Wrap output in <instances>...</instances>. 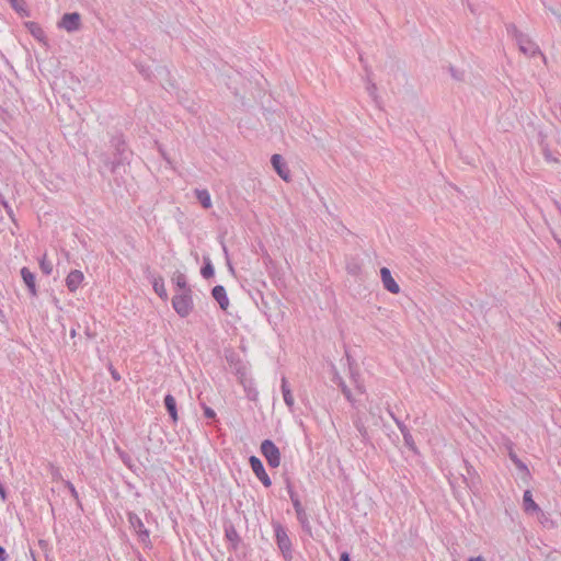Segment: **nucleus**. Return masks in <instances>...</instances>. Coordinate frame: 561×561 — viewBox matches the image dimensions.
Wrapping results in <instances>:
<instances>
[{
  "instance_id": "obj_13",
  "label": "nucleus",
  "mask_w": 561,
  "mask_h": 561,
  "mask_svg": "<svg viewBox=\"0 0 561 561\" xmlns=\"http://www.w3.org/2000/svg\"><path fill=\"white\" fill-rule=\"evenodd\" d=\"M380 276L382 280L383 287L391 294H398L400 291V287L397 282L393 279L391 272L387 267H381Z\"/></svg>"
},
{
  "instance_id": "obj_37",
  "label": "nucleus",
  "mask_w": 561,
  "mask_h": 561,
  "mask_svg": "<svg viewBox=\"0 0 561 561\" xmlns=\"http://www.w3.org/2000/svg\"><path fill=\"white\" fill-rule=\"evenodd\" d=\"M108 370H110L111 376H112V378L114 380H116V381L121 380V375L118 374V371L112 365H110Z\"/></svg>"
},
{
  "instance_id": "obj_35",
  "label": "nucleus",
  "mask_w": 561,
  "mask_h": 561,
  "mask_svg": "<svg viewBox=\"0 0 561 561\" xmlns=\"http://www.w3.org/2000/svg\"><path fill=\"white\" fill-rule=\"evenodd\" d=\"M65 484H66L67 489L69 490V492H70L71 496H72L76 501H78V502H79V495H78V492H77V490H76L75 485H73L70 481H66V483H65Z\"/></svg>"
},
{
  "instance_id": "obj_18",
  "label": "nucleus",
  "mask_w": 561,
  "mask_h": 561,
  "mask_svg": "<svg viewBox=\"0 0 561 561\" xmlns=\"http://www.w3.org/2000/svg\"><path fill=\"white\" fill-rule=\"evenodd\" d=\"M26 28L28 30V32L32 34V36L35 39L46 44V41H47L46 33L38 23L27 22Z\"/></svg>"
},
{
  "instance_id": "obj_2",
  "label": "nucleus",
  "mask_w": 561,
  "mask_h": 561,
  "mask_svg": "<svg viewBox=\"0 0 561 561\" xmlns=\"http://www.w3.org/2000/svg\"><path fill=\"white\" fill-rule=\"evenodd\" d=\"M272 527L274 530L275 542L277 545L278 550L280 551L285 561L293 560V543L287 534V529L276 520L272 522Z\"/></svg>"
},
{
  "instance_id": "obj_42",
  "label": "nucleus",
  "mask_w": 561,
  "mask_h": 561,
  "mask_svg": "<svg viewBox=\"0 0 561 561\" xmlns=\"http://www.w3.org/2000/svg\"><path fill=\"white\" fill-rule=\"evenodd\" d=\"M347 270H348V272H350L351 274H356V273H357V271L359 270V267H358L356 264H354V265H348V266H347Z\"/></svg>"
},
{
  "instance_id": "obj_39",
  "label": "nucleus",
  "mask_w": 561,
  "mask_h": 561,
  "mask_svg": "<svg viewBox=\"0 0 561 561\" xmlns=\"http://www.w3.org/2000/svg\"><path fill=\"white\" fill-rule=\"evenodd\" d=\"M222 251H224V253H225V255H226L227 261H229L228 249H227V247H226V244H225V243H222ZM228 265H229L230 271H232V272H233V267H232V265L230 264V262H228Z\"/></svg>"
},
{
  "instance_id": "obj_25",
  "label": "nucleus",
  "mask_w": 561,
  "mask_h": 561,
  "mask_svg": "<svg viewBox=\"0 0 561 561\" xmlns=\"http://www.w3.org/2000/svg\"><path fill=\"white\" fill-rule=\"evenodd\" d=\"M195 195L199 204L205 208L208 209L211 207V198L210 194L207 190H196Z\"/></svg>"
},
{
  "instance_id": "obj_31",
  "label": "nucleus",
  "mask_w": 561,
  "mask_h": 561,
  "mask_svg": "<svg viewBox=\"0 0 561 561\" xmlns=\"http://www.w3.org/2000/svg\"><path fill=\"white\" fill-rule=\"evenodd\" d=\"M117 453L119 455V458L121 460L123 461V463L128 467L129 469H133L134 465H133V460H131V457L125 453V451H122L117 448Z\"/></svg>"
},
{
  "instance_id": "obj_30",
  "label": "nucleus",
  "mask_w": 561,
  "mask_h": 561,
  "mask_svg": "<svg viewBox=\"0 0 561 561\" xmlns=\"http://www.w3.org/2000/svg\"><path fill=\"white\" fill-rule=\"evenodd\" d=\"M448 70H449V73H450V76L453 77L454 80H456V81H463L465 80V71L463 70H459V69H457L454 66H450L448 68Z\"/></svg>"
},
{
  "instance_id": "obj_38",
  "label": "nucleus",
  "mask_w": 561,
  "mask_h": 561,
  "mask_svg": "<svg viewBox=\"0 0 561 561\" xmlns=\"http://www.w3.org/2000/svg\"><path fill=\"white\" fill-rule=\"evenodd\" d=\"M8 559H9V556L5 551V549L2 546H0V561H8Z\"/></svg>"
},
{
  "instance_id": "obj_19",
  "label": "nucleus",
  "mask_w": 561,
  "mask_h": 561,
  "mask_svg": "<svg viewBox=\"0 0 561 561\" xmlns=\"http://www.w3.org/2000/svg\"><path fill=\"white\" fill-rule=\"evenodd\" d=\"M172 282L180 290V293H192V289L187 284L186 276L183 273L175 272L172 277Z\"/></svg>"
},
{
  "instance_id": "obj_44",
  "label": "nucleus",
  "mask_w": 561,
  "mask_h": 561,
  "mask_svg": "<svg viewBox=\"0 0 561 561\" xmlns=\"http://www.w3.org/2000/svg\"><path fill=\"white\" fill-rule=\"evenodd\" d=\"M352 378H353V380H354V382H355V385H356V388H357L360 392H363V391H364V388H363V386H360V385L357 382V379H356V377H355V374H354V373H352Z\"/></svg>"
},
{
  "instance_id": "obj_20",
  "label": "nucleus",
  "mask_w": 561,
  "mask_h": 561,
  "mask_svg": "<svg viewBox=\"0 0 561 561\" xmlns=\"http://www.w3.org/2000/svg\"><path fill=\"white\" fill-rule=\"evenodd\" d=\"M296 517H297L298 523L301 526V529L307 535L311 536L312 535V527H311V524H310V520H309V516H308L306 510L297 512L296 513Z\"/></svg>"
},
{
  "instance_id": "obj_3",
  "label": "nucleus",
  "mask_w": 561,
  "mask_h": 561,
  "mask_svg": "<svg viewBox=\"0 0 561 561\" xmlns=\"http://www.w3.org/2000/svg\"><path fill=\"white\" fill-rule=\"evenodd\" d=\"M507 32L515 38L519 50L524 55L534 57L535 55L540 54L538 45L533 42L526 34L518 31L514 24H510L507 26Z\"/></svg>"
},
{
  "instance_id": "obj_53",
  "label": "nucleus",
  "mask_w": 561,
  "mask_h": 561,
  "mask_svg": "<svg viewBox=\"0 0 561 561\" xmlns=\"http://www.w3.org/2000/svg\"><path fill=\"white\" fill-rule=\"evenodd\" d=\"M470 469H472V467H471V466H468V467H467L468 472H470Z\"/></svg>"
},
{
  "instance_id": "obj_55",
  "label": "nucleus",
  "mask_w": 561,
  "mask_h": 561,
  "mask_svg": "<svg viewBox=\"0 0 561 561\" xmlns=\"http://www.w3.org/2000/svg\"><path fill=\"white\" fill-rule=\"evenodd\" d=\"M559 328L561 329V321L559 322Z\"/></svg>"
},
{
  "instance_id": "obj_32",
  "label": "nucleus",
  "mask_w": 561,
  "mask_h": 561,
  "mask_svg": "<svg viewBox=\"0 0 561 561\" xmlns=\"http://www.w3.org/2000/svg\"><path fill=\"white\" fill-rule=\"evenodd\" d=\"M403 440H404L405 446L410 450L416 451V446H415V443H414V439H413V436L411 433H405V436H403Z\"/></svg>"
},
{
  "instance_id": "obj_9",
  "label": "nucleus",
  "mask_w": 561,
  "mask_h": 561,
  "mask_svg": "<svg viewBox=\"0 0 561 561\" xmlns=\"http://www.w3.org/2000/svg\"><path fill=\"white\" fill-rule=\"evenodd\" d=\"M146 277L151 282L154 293L164 301L168 300L169 296L164 287V279L162 276H156L149 267L146 271Z\"/></svg>"
},
{
  "instance_id": "obj_6",
  "label": "nucleus",
  "mask_w": 561,
  "mask_h": 561,
  "mask_svg": "<svg viewBox=\"0 0 561 561\" xmlns=\"http://www.w3.org/2000/svg\"><path fill=\"white\" fill-rule=\"evenodd\" d=\"M260 450L271 468H277L280 465V451L273 440L264 439Z\"/></svg>"
},
{
  "instance_id": "obj_15",
  "label": "nucleus",
  "mask_w": 561,
  "mask_h": 561,
  "mask_svg": "<svg viewBox=\"0 0 561 561\" xmlns=\"http://www.w3.org/2000/svg\"><path fill=\"white\" fill-rule=\"evenodd\" d=\"M21 276H22L23 282L25 283V285H26L31 296L32 297H36L37 296V288H36L34 273H32L27 267H22L21 268Z\"/></svg>"
},
{
  "instance_id": "obj_45",
  "label": "nucleus",
  "mask_w": 561,
  "mask_h": 561,
  "mask_svg": "<svg viewBox=\"0 0 561 561\" xmlns=\"http://www.w3.org/2000/svg\"><path fill=\"white\" fill-rule=\"evenodd\" d=\"M394 423H396V425L398 426V428H399V430H401V428H403V427H405V426H407V425H405L401 420H399L398 417H397V419H394Z\"/></svg>"
},
{
  "instance_id": "obj_14",
  "label": "nucleus",
  "mask_w": 561,
  "mask_h": 561,
  "mask_svg": "<svg viewBox=\"0 0 561 561\" xmlns=\"http://www.w3.org/2000/svg\"><path fill=\"white\" fill-rule=\"evenodd\" d=\"M213 298L218 302L221 310H227L229 307V298L226 288L222 285H216L211 289Z\"/></svg>"
},
{
  "instance_id": "obj_4",
  "label": "nucleus",
  "mask_w": 561,
  "mask_h": 561,
  "mask_svg": "<svg viewBox=\"0 0 561 561\" xmlns=\"http://www.w3.org/2000/svg\"><path fill=\"white\" fill-rule=\"evenodd\" d=\"M127 519L130 529L135 533L138 541L144 546L145 549H152V542L150 540V531L145 527L141 518L134 512L127 513Z\"/></svg>"
},
{
  "instance_id": "obj_34",
  "label": "nucleus",
  "mask_w": 561,
  "mask_h": 561,
  "mask_svg": "<svg viewBox=\"0 0 561 561\" xmlns=\"http://www.w3.org/2000/svg\"><path fill=\"white\" fill-rule=\"evenodd\" d=\"M203 411H204V416L206 419L213 420L216 417V412L211 408H209L205 404H203Z\"/></svg>"
},
{
  "instance_id": "obj_22",
  "label": "nucleus",
  "mask_w": 561,
  "mask_h": 561,
  "mask_svg": "<svg viewBox=\"0 0 561 561\" xmlns=\"http://www.w3.org/2000/svg\"><path fill=\"white\" fill-rule=\"evenodd\" d=\"M287 492H288V495H289V499L291 501V504H293V507L295 510V513L297 512H300V511H304L305 507L302 506L301 502H300V499L297 494V492L294 490L291 483L289 481H287Z\"/></svg>"
},
{
  "instance_id": "obj_46",
  "label": "nucleus",
  "mask_w": 561,
  "mask_h": 561,
  "mask_svg": "<svg viewBox=\"0 0 561 561\" xmlns=\"http://www.w3.org/2000/svg\"><path fill=\"white\" fill-rule=\"evenodd\" d=\"M394 423H396V425L398 426V428H399V430H401V428H403V427H405V426H407V425H405L401 420H399L398 417H397V419H394Z\"/></svg>"
},
{
  "instance_id": "obj_36",
  "label": "nucleus",
  "mask_w": 561,
  "mask_h": 561,
  "mask_svg": "<svg viewBox=\"0 0 561 561\" xmlns=\"http://www.w3.org/2000/svg\"><path fill=\"white\" fill-rule=\"evenodd\" d=\"M543 157L549 162H557L558 160L552 156L548 148H543Z\"/></svg>"
},
{
  "instance_id": "obj_33",
  "label": "nucleus",
  "mask_w": 561,
  "mask_h": 561,
  "mask_svg": "<svg viewBox=\"0 0 561 561\" xmlns=\"http://www.w3.org/2000/svg\"><path fill=\"white\" fill-rule=\"evenodd\" d=\"M11 7L16 11H24V0H9Z\"/></svg>"
},
{
  "instance_id": "obj_10",
  "label": "nucleus",
  "mask_w": 561,
  "mask_h": 561,
  "mask_svg": "<svg viewBox=\"0 0 561 561\" xmlns=\"http://www.w3.org/2000/svg\"><path fill=\"white\" fill-rule=\"evenodd\" d=\"M271 163H272V167L275 170V172L284 181L288 182L290 180V171L287 167L286 161L284 160V158L280 154H278V153L273 154L271 158Z\"/></svg>"
},
{
  "instance_id": "obj_16",
  "label": "nucleus",
  "mask_w": 561,
  "mask_h": 561,
  "mask_svg": "<svg viewBox=\"0 0 561 561\" xmlns=\"http://www.w3.org/2000/svg\"><path fill=\"white\" fill-rule=\"evenodd\" d=\"M523 506H524V511L526 513H528V514L542 513V511L539 507V505L534 501L533 493H531L530 490H526L524 492V495H523Z\"/></svg>"
},
{
  "instance_id": "obj_51",
  "label": "nucleus",
  "mask_w": 561,
  "mask_h": 561,
  "mask_svg": "<svg viewBox=\"0 0 561 561\" xmlns=\"http://www.w3.org/2000/svg\"><path fill=\"white\" fill-rule=\"evenodd\" d=\"M31 554H32V557H33V560H34V561H37V560H36V558H35V556H34V552H33V551H31Z\"/></svg>"
},
{
  "instance_id": "obj_23",
  "label": "nucleus",
  "mask_w": 561,
  "mask_h": 561,
  "mask_svg": "<svg viewBox=\"0 0 561 561\" xmlns=\"http://www.w3.org/2000/svg\"><path fill=\"white\" fill-rule=\"evenodd\" d=\"M508 457L512 460V462L515 465V467L518 469L519 472L525 473V474L529 473V470H528L526 463L523 462L518 458V456L516 455V453L514 451L512 446L508 447Z\"/></svg>"
},
{
  "instance_id": "obj_21",
  "label": "nucleus",
  "mask_w": 561,
  "mask_h": 561,
  "mask_svg": "<svg viewBox=\"0 0 561 561\" xmlns=\"http://www.w3.org/2000/svg\"><path fill=\"white\" fill-rule=\"evenodd\" d=\"M282 393L286 405L291 410L295 403L291 390L285 377L282 378Z\"/></svg>"
},
{
  "instance_id": "obj_52",
  "label": "nucleus",
  "mask_w": 561,
  "mask_h": 561,
  "mask_svg": "<svg viewBox=\"0 0 561 561\" xmlns=\"http://www.w3.org/2000/svg\"><path fill=\"white\" fill-rule=\"evenodd\" d=\"M54 304H58V299L56 297H54Z\"/></svg>"
},
{
  "instance_id": "obj_12",
  "label": "nucleus",
  "mask_w": 561,
  "mask_h": 561,
  "mask_svg": "<svg viewBox=\"0 0 561 561\" xmlns=\"http://www.w3.org/2000/svg\"><path fill=\"white\" fill-rule=\"evenodd\" d=\"M84 280V275L79 270H72L66 277V286L70 293L77 291Z\"/></svg>"
},
{
  "instance_id": "obj_28",
  "label": "nucleus",
  "mask_w": 561,
  "mask_h": 561,
  "mask_svg": "<svg viewBox=\"0 0 561 561\" xmlns=\"http://www.w3.org/2000/svg\"><path fill=\"white\" fill-rule=\"evenodd\" d=\"M339 387L341 388L342 393L347 399L348 402L354 403V398L352 394L351 389L346 386L345 381L340 378L339 380Z\"/></svg>"
},
{
  "instance_id": "obj_41",
  "label": "nucleus",
  "mask_w": 561,
  "mask_h": 561,
  "mask_svg": "<svg viewBox=\"0 0 561 561\" xmlns=\"http://www.w3.org/2000/svg\"><path fill=\"white\" fill-rule=\"evenodd\" d=\"M340 561H351L350 553L344 551L341 553Z\"/></svg>"
},
{
  "instance_id": "obj_40",
  "label": "nucleus",
  "mask_w": 561,
  "mask_h": 561,
  "mask_svg": "<svg viewBox=\"0 0 561 561\" xmlns=\"http://www.w3.org/2000/svg\"><path fill=\"white\" fill-rule=\"evenodd\" d=\"M367 90H368L370 95H374L376 90H377V87H376L375 83H369V85L367 87Z\"/></svg>"
},
{
  "instance_id": "obj_5",
  "label": "nucleus",
  "mask_w": 561,
  "mask_h": 561,
  "mask_svg": "<svg viewBox=\"0 0 561 561\" xmlns=\"http://www.w3.org/2000/svg\"><path fill=\"white\" fill-rule=\"evenodd\" d=\"M172 307L181 318H186L194 309L193 291L175 294L172 298Z\"/></svg>"
},
{
  "instance_id": "obj_29",
  "label": "nucleus",
  "mask_w": 561,
  "mask_h": 561,
  "mask_svg": "<svg viewBox=\"0 0 561 561\" xmlns=\"http://www.w3.org/2000/svg\"><path fill=\"white\" fill-rule=\"evenodd\" d=\"M354 424H355L356 430L360 434L362 439L365 440V442L368 440L369 436H368V432H367V428L364 425V423L358 419V420L355 421Z\"/></svg>"
},
{
  "instance_id": "obj_43",
  "label": "nucleus",
  "mask_w": 561,
  "mask_h": 561,
  "mask_svg": "<svg viewBox=\"0 0 561 561\" xmlns=\"http://www.w3.org/2000/svg\"><path fill=\"white\" fill-rule=\"evenodd\" d=\"M0 497L2 499V501L7 500V491H5L4 485L0 486Z\"/></svg>"
},
{
  "instance_id": "obj_49",
  "label": "nucleus",
  "mask_w": 561,
  "mask_h": 561,
  "mask_svg": "<svg viewBox=\"0 0 561 561\" xmlns=\"http://www.w3.org/2000/svg\"><path fill=\"white\" fill-rule=\"evenodd\" d=\"M76 335H77V330H76L75 328H72V329L70 330V336H71V337H75Z\"/></svg>"
},
{
  "instance_id": "obj_26",
  "label": "nucleus",
  "mask_w": 561,
  "mask_h": 561,
  "mask_svg": "<svg viewBox=\"0 0 561 561\" xmlns=\"http://www.w3.org/2000/svg\"><path fill=\"white\" fill-rule=\"evenodd\" d=\"M39 267L43 274L50 275L53 273V263L47 260L46 254L39 260Z\"/></svg>"
},
{
  "instance_id": "obj_1",
  "label": "nucleus",
  "mask_w": 561,
  "mask_h": 561,
  "mask_svg": "<svg viewBox=\"0 0 561 561\" xmlns=\"http://www.w3.org/2000/svg\"><path fill=\"white\" fill-rule=\"evenodd\" d=\"M110 144L113 149V159L105 152H101L99 158L112 173H117L121 167L129 163L131 151L128 149L126 140L121 133L112 136Z\"/></svg>"
},
{
  "instance_id": "obj_17",
  "label": "nucleus",
  "mask_w": 561,
  "mask_h": 561,
  "mask_svg": "<svg viewBox=\"0 0 561 561\" xmlns=\"http://www.w3.org/2000/svg\"><path fill=\"white\" fill-rule=\"evenodd\" d=\"M163 402L171 420L173 421V423H176L179 420V415L175 398L171 393H168L164 396Z\"/></svg>"
},
{
  "instance_id": "obj_24",
  "label": "nucleus",
  "mask_w": 561,
  "mask_h": 561,
  "mask_svg": "<svg viewBox=\"0 0 561 561\" xmlns=\"http://www.w3.org/2000/svg\"><path fill=\"white\" fill-rule=\"evenodd\" d=\"M214 274H215V268H214L210 257L204 256L203 257V266L201 268V275L205 279H208V278L213 277Z\"/></svg>"
},
{
  "instance_id": "obj_54",
  "label": "nucleus",
  "mask_w": 561,
  "mask_h": 561,
  "mask_svg": "<svg viewBox=\"0 0 561 561\" xmlns=\"http://www.w3.org/2000/svg\"><path fill=\"white\" fill-rule=\"evenodd\" d=\"M139 561H146L145 559H142L141 557H139Z\"/></svg>"
},
{
  "instance_id": "obj_11",
  "label": "nucleus",
  "mask_w": 561,
  "mask_h": 561,
  "mask_svg": "<svg viewBox=\"0 0 561 561\" xmlns=\"http://www.w3.org/2000/svg\"><path fill=\"white\" fill-rule=\"evenodd\" d=\"M225 538L229 542L230 548L237 551L241 543V538L232 523L225 524Z\"/></svg>"
},
{
  "instance_id": "obj_7",
  "label": "nucleus",
  "mask_w": 561,
  "mask_h": 561,
  "mask_svg": "<svg viewBox=\"0 0 561 561\" xmlns=\"http://www.w3.org/2000/svg\"><path fill=\"white\" fill-rule=\"evenodd\" d=\"M81 15L78 12L65 13L58 22V27L68 33H75L81 28Z\"/></svg>"
},
{
  "instance_id": "obj_48",
  "label": "nucleus",
  "mask_w": 561,
  "mask_h": 561,
  "mask_svg": "<svg viewBox=\"0 0 561 561\" xmlns=\"http://www.w3.org/2000/svg\"><path fill=\"white\" fill-rule=\"evenodd\" d=\"M402 436H405V433H411L410 430L408 428V426L403 427L400 430Z\"/></svg>"
},
{
  "instance_id": "obj_8",
  "label": "nucleus",
  "mask_w": 561,
  "mask_h": 561,
  "mask_svg": "<svg viewBox=\"0 0 561 561\" xmlns=\"http://www.w3.org/2000/svg\"><path fill=\"white\" fill-rule=\"evenodd\" d=\"M249 465H250L253 473L255 474V477L261 481V483L265 488H268L272 485V480L268 477V474L266 473L264 465L259 457L250 456Z\"/></svg>"
},
{
  "instance_id": "obj_50",
  "label": "nucleus",
  "mask_w": 561,
  "mask_h": 561,
  "mask_svg": "<svg viewBox=\"0 0 561 561\" xmlns=\"http://www.w3.org/2000/svg\"><path fill=\"white\" fill-rule=\"evenodd\" d=\"M390 416L392 417V420L394 421V419H397V416L393 414V412L391 410H388Z\"/></svg>"
},
{
  "instance_id": "obj_27",
  "label": "nucleus",
  "mask_w": 561,
  "mask_h": 561,
  "mask_svg": "<svg viewBox=\"0 0 561 561\" xmlns=\"http://www.w3.org/2000/svg\"><path fill=\"white\" fill-rule=\"evenodd\" d=\"M137 70L139 71V73L146 79V80H151L152 79V70L150 69L149 66H145L142 64H135Z\"/></svg>"
},
{
  "instance_id": "obj_47",
  "label": "nucleus",
  "mask_w": 561,
  "mask_h": 561,
  "mask_svg": "<svg viewBox=\"0 0 561 561\" xmlns=\"http://www.w3.org/2000/svg\"><path fill=\"white\" fill-rule=\"evenodd\" d=\"M469 561H484V559H483V557L478 556V557H471V558L469 559Z\"/></svg>"
}]
</instances>
